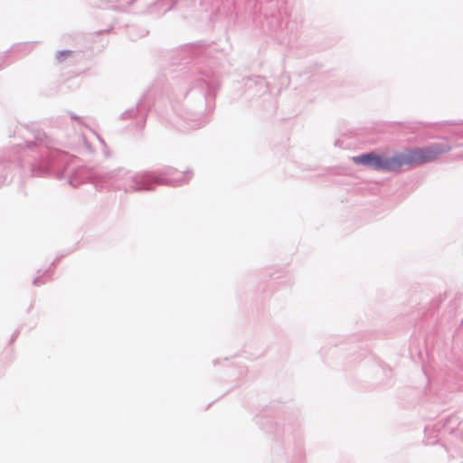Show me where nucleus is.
Returning <instances> with one entry per match:
<instances>
[{
    "instance_id": "1",
    "label": "nucleus",
    "mask_w": 463,
    "mask_h": 463,
    "mask_svg": "<svg viewBox=\"0 0 463 463\" xmlns=\"http://www.w3.org/2000/svg\"><path fill=\"white\" fill-rule=\"evenodd\" d=\"M32 153L33 158L31 164L33 175H54L57 177L67 175L69 184L77 187L88 178L97 187L113 186L125 192L153 190L156 185H181L187 183L193 176L191 171L179 172L165 166L158 172L132 173L119 168L105 174H95L90 176L86 168H79L73 173L68 165L69 156L58 149L52 148L51 140L44 133L38 132L35 141H26L24 154Z\"/></svg>"
},
{
    "instance_id": "2",
    "label": "nucleus",
    "mask_w": 463,
    "mask_h": 463,
    "mask_svg": "<svg viewBox=\"0 0 463 463\" xmlns=\"http://www.w3.org/2000/svg\"><path fill=\"white\" fill-rule=\"evenodd\" d=\"M451 146L448 144L435 143L421 148H413L404 153L395 154L386 157L374 152L353 156L354 164L362 165L369 169L381 172H396L403 165H421L431 163L439 157L449 152Z\"/></svg>"
},
{
    "instance_id": "3",
    "label": "nucleus",
    "mask_w": 463,
    "mask_h": 463,
    "mask_svg": "<svg viewBox=\"0 0 463 463\" xmlns=\"http://www.w3.org/2000/svg\"><path fill=\"white\" fill-rule=\"evenodd\" d=\"M198 86L204 92V96H213L216 87V80L208 71L203 72V77L198 80Z\"/></svg>"
},
{
    "instance_id": "4",
    "label": "nucleus",
    "mask_w": 463,
    "mask_h": 463,
    "mask_svg": "<svg viewBox=\"0 0 463 463\" xmlns=\"http://www.w3.org/2000/svg\"><path fill=\"white\" fill-rule=\"evenodd\" d=\"M146 112V107H145V97L141 98L138 101L137 107L135 109H130L123 113L122 117L124 118H129L137 117V114H140L143 116V114Z\"/></svg>"
},
{
    "instance_id": "5",
    "label": "nucleus",
    "mask_w": 463,
    "mask_h": 463,
    "mask_svg": "<svg viewBox=\"0 0 463 463\" xmlns=\"http://www.w3.org/2000/svg\"><path fill=\"white\" fill-rule=\"evenodd\" d=\"M71 51H68V50H64V51H59L57 52L56 53V59L59 61H64L67 57H69L71 55Z\"/></svg>"
},
{
    "instance_id": "6",
    "label": "nucleus",
    "mask_w": 463,
    "mask_h": 463,
    "mask_svg": "<svg viewBox=\"0 0 463 463\" xmlns=\"http://www.w3.org/2000/svg\"><path fill=\"white\" fill-rule=\"evenodd\" d=\"M97 138L99 139V141L100 142V144L103 145L104 148L106 149V144L104 142V140L99 137V136H97ZM105 155H108L107 151L105 150L104 151Z\"/></svg>"
},
{
    "instance_id": "7",
    "label": "nucleus",
    "mask_w": 463,
    "mask_h": 463,
    "mask_svg": "<svg viewBox=\"0 0 463 463\" xmlns=\"http://www.w3.org/2000/svg\"><path fill=\"white\" fill-rule=\"evenodd\" d=\"M33 284L34 286H40L42 284V282L40 281V278L34 279L33 281Z\"/></svg>"
},
{
    "instance_id": "8",
    "label": "nucleus",
    "mask_w": 463,
    "mask_h": 463,
    "mask_svg": "<svg viewBox=\"0 0 463 463\" xmlns=\"http://www.w3.org/2000/svg\"><path fill=\"white\" fill-rule=\"evenodd\" d=\"M71 117L73 119H75V120L79 121L80 123L81 122V119H80L79 117L75 116L74 114H71Z\"/></svg>"
}]
</instances>
